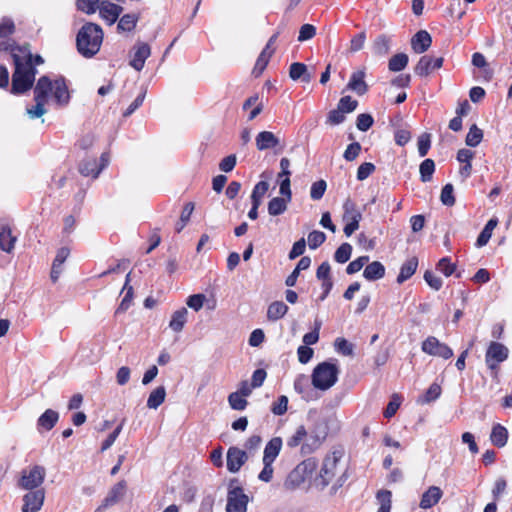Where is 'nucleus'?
<instances>
[{"instance_id":"nucleus-7","label":"nucleus","mask_w":512,"mask_h":512,"mask_svg":"<svg viewBox=\"0 0 512 512\" xmlns=\"http://www.w3.org/2000/svg\"><path fill=\"white\" fill-rule=\"evenodd\" d=\"M509 356V349L502 343L491 341L485 352V363L491 370L494 377L498 376L499 365L506 361Z\"/></svg>"},{"instance_id":"nucleus-8","label":"nucleus","mask_w":512,"mask_h":512,"mask_svg":"<svg viewBox=\"0 0 512 512\" xmlns=\"http://www.w3.org/2000/svg\"><path fill=\"white\" fill-rule=\"evenodd\" d=\"M343 457V451L340 449L328 453L320 470L319 479L322 487L328 486L336 476L337 464Z\"/></svg>"},{"instance_id":"nucleus-28","label":"nucleus","mask_w":512,"mask_h":512,"mask_svg":"<svg viewBox=\"0 0 512 512\" xmlns=\"http://www.w3.org/2000/svg\"><path fill=\"white\" fill-rule=\"evenodd\" d=\"M282 439L280 437H273L266 444L263 454V462H274L279 455L282 448Z\"/></svg>"},{"instance_id":"nucleus-21","label":"nucleus","mask_w":512,"mask_h":512,"mask_svg":"<svg viewBox=\"0 0 512 512\" xmlns=\"http://www.w3.org/2000/svg\"><path fill=\"white\" fill-rule=\"evenodd\" d=\"M17 237L12 234L9 224L0 225V249L4 252L11 253L15 247Z\"/></svg>"},{"instance_id":"nucleus-11","label":"nucleus","mask_w":512,"mask_h":512,"mask_svg":"<svg viewBox=\"0 0 512 512\" xmlns=\"http://www.w3.org/2000/svg\"><path fill=\"white\" fill-rule=\"evenodd\" d=\"M45 500L44 488L29 490L23 496L22 512H38Z\"/></svg>"},{"instance_id":"nucleus-17","label":"nucleus","mask_w":512,"mask_h":512,"mask_svg":"<svg viewBox=\"0 0 512 512\" xmlns=\"http://www.w3.org/2000/svg\"><path fill=\"white\" fill-rule=\"evenodd\" d=\"M51 93L58 105L64 106L69 103L70 94L66 80L63 76L58 77L54 82H52Z\"/></svg>"},{"instance_id":"nucleus-46","label":"nucleus","mask_w":512,"mask_h":512,"mask_svg":"<svg viewBox=\"0 0 512 512\" xmlns=\"http://www.w3.org/2000/svg\"><path fill=\"white\" fill-rule=\"evenodd\" d=\"M472 64L475 66V67H478V68H484V73H485V79L487 81H490L492 79V76H493V72L491 69L487 68L488 65H487V62H486V59L484 57V55L480 52H475L473 55H472Z\"/></svg>"},{"instance_id":"nucleus-40","label":"nucleus","mask_w":512,"mask_h":512,"mask_svg":"<svg viewBox=\"0 0 512 512\" xmlns=\"http://www.w3.org/2000/svg\"><path fill=\"white\" fill-rule=\"evenodd\" d=\"M373 51L379 56L387 55L390 51V38L385 34L379 35L373 43Z\"/></svg>"},{"instance_id":"nucleus-22","label":"nucleus","mask_w":512,"mask_h":512,"mask_svg":"<svg viewBox=\"0 0 512 512\" xmlns=\"http://www.w3.org/2000/svg\"><path fill=\"white\" fill-rule=\"evenodd\" d=\"M256 147L259 151L275 148L279 145V139L270 131L259 132L255 138Z\"/></svg>"},{"instance_id":"nucleus-38","label":"nucleus","mask_w":512,"mask_h":512,"mask_svg":"<svg viewBox=\"0 0 512 512\" xmlns=\"http://www.w3.org/2000/svg\"><path fill=\"white\" fill-rule=\"evenodd\" d=\"M166 397V391L163 386H159L154 389L147 400V406L150 409H157L164 401Z\"/></svg>"},{"instance_id":"nucleus-29","label":"nucleus","mask_w":512,"mask_h":512,"mask_svg":"<svg viewBox=\"0 0 512 512\" xmlns=\"http://www.w3.org/2000/svg\"><path fill=\"white\" fill-rule=\"evenodd\" d=\"M323 438H321L316 433H308L306 430V437L304 438V442L301 446V454L309 455L315 452L322 444Z\"/></svg>"},{"instance_id":"nucleus-3","label":"nucleus","mask_w":512,"mask_h":512,"mask_svg":"<svg viewBox=\"0 0 512 512\" xmlns=\"http://www.w3.org/2000/svg\"><path fill=\"white\" fill-rule=\"evenodd\" d=\"M52 91V81L48 76H41L34 87L35 105L27 109L31 118H40L46 113L45 105L48 103Z\"/></svg>"},{"instance_id":"nucleus-63","label":"nucleus","mask_w":512,"mask_h":512,"mask_svg":"<svg viewBox=\"0 0 512 512\" xmlns=\"http://www.w3.org/2000/svg\"><path fill=\"white\" fill-rule=\"evenodd\" d=\"M418 152L421 157L427 155L431 147V135L429 133H423L418 137Z\"/></svg>"},{"instance_id":"nucleus-43","label":"nucleus","mask_w":512,"mask_h":512,"mask_svg":"<svg viewBox=\"0 0 512 512\" xmlns=\"http://www.w3.org/2000/svg\"><path fill=\"white\" fill-rule=\"evenodd\" d=\"M306 437V428L300 425L296 428L295 432L287 439V446L291 449L302 446L304 438Z\"/></svg>"},{"instance_id":"nucleus-4","label":"nucleus","mask_w":512,"mask_h":512,"mask_svg":"<svg viewBox=\"0 0 512 512\" xmlns=\"http://www.w3.org/2000/svg\"><path fill=\"white\" fill-rule=\"evenodd\" d=\"M339 368L330 362L319 363L312 373V385L325 391L331 388L338 380Z\"/></svg>"},{"instance_id":"nucleus-62","label":"nucleus","mask_w":512,"mask_h":512,"mask_svg":"<svg viewBox=\"0 0 512 512\" xmlns=\"http://www.w3.org/2000/svg\"><path fill=\"white\" fill-rule=\"evenodd\" d=\"M374 123L373 117L368 113H361L357 116L356 119V126L358 130L360 131H367L369 130Z\"/></svg>"},{"instance_id":"nucleus-16","label":"nucleus","mask_w":512,"mask_h":512,"mask_svg":"<svg viewBox=\"0 0 512 512\" xmlns=\"http://www.w3.org/2000/svg\"><path fill=\"white\" fill-rule=\"evenodd\" d=\"M135 51L130 60V66L137 71H141L145 65L146 59L151 54L150 46L145 42H138L135 47Z\"/></svg>"},{"instance_id":"nucleus-47","label":"nucleus","mask_w":512,"mask_h":512,"mask_svg":"<svg viewBox=\"0 0 512 512\" xmlns=\"http://www.w3.org/2000/svg\"><path fill=\"white\" fill-rule=\"evenodd\" d=\"M228 403L233 410L242 411L247 405L248 401L239 392H232L228 396Z\"/></svg>"},{"instance_id":"nucleus-54","label":"nucleus","mask_w":512,"mask_h":512,"mask_svg":"<svg viewBox=\"0 0 512 512\" xmlns=\"http://www.w3.org/2000/svg\"><path fill=\"white\" fill-rule=\"evenodd\" d=\"M326 188H327V183L325 180L321 179V180L314 182L310 188L311 199L315 200V201L320 200L323 197V195L326 191Z\"/></svg>"},{"instance_id":"nucleus-23","label":"nucleus","mask_w":512,"mask_h":512,"mask_svg":"<svg viewBox=\"0 0 512 512\" xmlns=\"http://www.w3.org/2000/svg\"><path fill=\"white\" fill-rule=\"evenodd\" d=\"M140 18V13H126L122 15L118 20L117 32L120 34L132 32L136 28Z\"/></svg>"},{"instance_id":"nucleus-51","label":"nucleus","mask_w":512,"mask_h":512,"mask_svg":"<svg viewBox=\"0 0 512 512\" xmlns=\"http://www.w3.org/2000/svg\"><path fill=\"white\" fill-rule=\"evenodd\" d=\"M100 0H77V9L88 14H94L99 9Z\"/></svg>"},{"instance_id":"nucleus-55","label":"nucleus","mask_w":512,"mask_h":512,"mask_svg":"<svg viewBox=\"0 0 512 512\" xmlns=\"http://www.w3.org/2000/svg\"><path fill=\"white\" fill-rule=\"evenodd\" d=\"M334 347L340 354L344 356L353 355V344L348 342L347 339L343 337H338L334 342Z\"/></svg>"},{"instance_id":"nucleus-35","label":"nucleus","mask_w":512,"mask_h":512,"mask_svg":"<svg viewBox=\"0 0 512 512\" xmlns=\"http://www.w3.org/2000/svg\"><path fill=\"white\" fill-rule=\"evenodd\" d=\"M497 224H498V220L496 218H492L486 223L485 227L483 228V230L480 232V234L477 237V240H476L477 247L485 246L489 242V240L492 236V232L495 229V227L497 226Z\"/></svg>"},{"instance_id":"nucleus-56","label":"nucleus","mask_w":512,"mask_h":512,"mask_svg":"<svg viewBox=\"0 0 512 512\" xmlns=\"http://www.w3.org/2000/svg\"><path fill=\"white\" fill-rule=\"evenodd\" d=\"M288 409V398L285 395H281L271 406V412L274 415L282 416L287 412Z\"/></svg>"},{"instance_id":"nucleus-59","label":"nucleus","mask_w":512,"mask_h":512,"mask_svg":"<svg viewBox=\"0 0 512 512\" xmlns=\"http://www.w3.org/2000/svg\"><path fill=\"white\" fill-rule=\"evenodd\" d=\"M442 389L439 384L432 383L425 392L422 403H430L438 399L441 395Z\"/></svg>"},{"instance_id":"nucleus-49","label":"nucleus","mask_w":512,"mask_h":512,"mask_svg":"<svg viewBox=\"0 0 512 512\" xmlns=\"http://www.w3.org/2000/svg\"><path fill=\"white\" fill-rule=\"evenodd\" d=\"M440 200L444 205L448 207H451L455 204L456 199L454 196V187L451 183L443 186L440 194Z\"/></svg>"},{"instance_id":"nucleus-9","label":"nucleus","mask_w":512,"mask_h":512,"mask_svg":"<svg viewBox=\"0 0 512 512\" xmlns=\"http://www.w3.org/2000/svg\"><path fill=\"white\" fill-rule=\"evenodd\" d=\"M46 476L45 468L40 465H34L29 470H23L18 486L24 490L39 489Z\"/></svg>"},{"instance_id":"nucleus-14","label":"nucleus","mask_w":512,"mask_h":512,"mask_svg":"<svg viewBox=\"0 0 512 512\" xmlns=\"http://www.w3.org/2000/svg\"><path fill=\"white\" fill-rule=\"evenodd\" d=\"M247 452L238 447H230L227 451V469L232 473L238 472L247 461Z\"/></svg>"},{"instance_id":"nucleus-36","label":"nucleus","mask_w":512,"mask_h":512,"mask_svg":"<svg viewBox=\"0 0 512 512\" xmlns=\"http://www.w3.org/2000/svg\"><path fill=\"white\" fill-rule=\"evenodd\" d=\"M0 51L9 52L13 61L15 56L21 60V54L25 52V46H19L14 40L8 39L5 41H0Z\"/></svg>"},{"instance_id":"nucleus-34","label":"nucleus","mask_w":512,"mask_h":512,"mask_svg":"<svg viewBox=\"0 0 512 512\" xmlns=\"http://www.w3.org/2000/svg\"><path fill=\"white\" fill-rule=\"evenodd\" d=\"M187 314L188 311L185 307H182L181 309L175 311L172 314L171 320L169 322V327L175 332L182 331L187 321Z\"/></svg>"},{"instance_id":"nucleus-37","label":"nucleus","mask_w":512,"mask_h":512,"mask_svg":"<svg viewBox=\"0 0 512 512\" xmlns=\"http://www.w3.org/2000/svg\"><path fill=\"white\" fill-rule=\"evenodd\" d=\"M353 219H362V214L356 203L351 198H347L343 203V221Z\"/></svg>"},{"instance_id":"nucleus-53","label":"nucleus","mask_w":512,"mask_h":512,"mask_svg":"<svg viewBox=\"0 0 512 512\" xmlns=\"http://www.w3.org/2000/svg\"><path fill=\"white\" fill-rule=\"evenodd\" d=\"M391 497L392 494L389 490H381L377 493V498L380 501V507L377 512H390Z\"/></svg>"},{"instance_id":"nucleus-30","label":"nucleus","mask_w":512,"mask_h":512,"mask_svg":"<svg viewBox=\"0 0 512 512\" xmlns=\"http://www.w3.org/2000/svg\"><path fill=\"white\" fill-rule=\"evenodd\" d=\"M289 76L292 80H302L305 83L311 81V75L308 72L307 66L301 62H294L289 67Z\"/></svg>"},{"instance_id":"nucleus-19","label":"nucleus","mask_w":512,"mask_h":512,"mask_svg":"<svg viewBox=\"0 0 512 512\" xmlns=\"http://www.w3.org/2000/svg\"><path fill=\"white\" fill-rule=\"evenodd\" d=\"M432 44V37L426 30L416 32L411 38V47L417 54L426 52Z\"/></svg>"},{"instance_id":"nucleus-12","label":"nucleus","mask_w":512,"mask_h":512,"mask_svg":"<svg viewBox=\"0 0 512 512\" xmlns=\"http://www.w3.org/2000/svg\"><path fill=\"white\" fill-rule=\"evenodd\" d=\"M443 63V57L434 58L429 55H424L419 59L418 63L414 68V71L415 74L420 77H427L434 70L440 69L443 66Z\"/></svg>"},{"instance_id":"nucleus-60","label":"nucleus","mask_w":512,"mask_h":512,"mask_svg":"<svg viewBox=\"0 0 512 512\" xmlns=\"http://www.w3.org/2000/svg\"><path fill=\"white\" fill-rule=\"evenodd\" d=\"M21 55H22V61H23L24 65L28 66V64H29L31 67L36 68L37 65H41L44 63V60L40 55L31 54L30 50L26 46H25V52H23V54H21Z\"/></svg>"},{"instance_id":"nucleus-18","label":"nucleus","mask_w":512,"mask_h":512,"mask_svg":"<svg viewBox=\"0 0 512 512\" xmlns=\"http://www.w3.org/2000/svg\"><path fill=\"white\" fill-rule=\"evenodd\" d=\"M443 491L438 486H430L421 496L419 507L429 509L435 506L442 498Z\"/></svg>"},{"instance_id":"nucleus-57","label":"nucleus","mask_w":512,"mask_h":512,"mask_svg":"<svg viewBox=\"0 0 512 512\" xmlns=\"http://www.w3.org/2000/svg\"><path fill=\"white\" fill-rule=\"evenodd\" d=\"M16 27L14 21L9 17H4L0 21V38H5L15 33Z\"/></svg>"},{"instance_id":"nucleus-52","label":"nucleus","mask_w":512,"mask_h":512,"mask_svg":"<svg viewBox=\"0 0 512 512\" xmlns=\"http://www.w3.org/2000/svg\"><path fill=\"white\" fill-rule=\"evenodd\" d=\"M437 269L446 277L451 276L456 271V264L451 261V258L446 256L439 260Z\"/></svg>"},{"instance_id":"nucleus-42","label":"nucleus","mask_w":512,"mask_h":512,"mask_svg":"<svg viewBox=\"0 0 512 512\" xmlns=\"http://www.w3.org/2000/svg\"><path fill=\"white\" fill-rule=\"evenodd\" d=\"M408 61V56L405 53L395 54L390 58L388 68L392 72L402 71L407 66Z\"/></svg>"},{"instance_id":"nucleus-10","label":"nucleus","mask_w":512,"mask_h":512,"mask_svg":"<svg viewBox=\"0 0 512 512\" xmlns=\"http://www.w3.org/2000/svg\"><path fill=\"white\" fill-rule=\"evenodd\" d=\"M421 349L428 355L441 357L443 359H450L453 356V350L434 336L427 337L422 342Z\"/></svg>"},{"instance_id":"nucleus-64","label":"nucleus","mask_w":512,"mask_h":512,"mask_svg":"<svg viewBox=\"0 0 512 512\" xmlns=\"http://www.w3.org/2000/svg\"><path fill=\"white\" fill-rule=\"evenodd\" d=\"M269 61H270V57H267L265 52H261L256 60L255 66L253 68V71H252L253 75L255 77H259L263 73V71L266 69Z\"/></svg>"},{"instance_id":"nucleus-58","label":"nucleus","mask_w":512,"mask_h":512,"mask_svg":"<svg viewBox=\"0 0 512 512\" xmlns=\"http://www.w3.org/2000/svg\"><path fill=\"white\" fill-rule=\"evenodd\" d=\"M326 240V235L322 231L314 230L308 235V245L310 249H317Z\"/></svg>"},{"instance_id":"nucleus-41","label":"nucleus","mask_w":512,"mask_h":512,"mask_svg":"<svg viewBox=\"0 0 512 512\" xmlns=\"http://www.w3.org/2000/svg\"><path fill=\"white\" fill-rule=\"evenodd\" d=\"M420 180L424 183L432 180L433 173L435 172V162L427 158L419 166Z\"/></svg>"},{"instance_id":"nucleus-20","label":"nucleus","mask_w":512,"mask_h":512,"mask_svg":"<svg viewBox=\"0 0 512 512\" xmlns=\"http://www.w3.org/2000/svg\"><path fill=\"white\" fill-rule=\"evenodd\" d=\"M70 255V249L67 247H61L58 249L56 256L53 260L50 278L53 283H56L62 273V265Z\"/></svg>"},{"instance_id":"nucleus-5","label":"nucleus","mask_w":512,"mask_h":512,"mask_svg":"<svg viewBox=\"0 0 512 512\" xmlns=\"http://www.w3.org/2000/svg\"><path fill=\"white\" fill-rule=\"evenodd\" d=\"M316 468L317 461L315 458L303 460L288 474L284 483L285 487L291 490L299 487L312 476Z\"/></svg>"},{"instance_id":"nucleus-26","label":"nucleus","mask_w":512,"mask_h":512,"mask_svg":"<svg viewBox=\"0 0 512 512\" xmlns=\"http://www.w3.org/2000/svg\"><path fill=\"white\" fill-rule=\"evenodd\" d=\"M105 168V164H98L97 160L85 159L79 165V172L83 176L97 178L100 172Z\"/></svg>"},{"instance_id":"nucleus-44","label":"nucleus","mask_w":512,"mask_h":512,"mask_svg":"<svg viewBox=\"0 0 512 512\" xmlns=\"http://www.w3.org/2000/svg\"><path fill=\"white\" fill-rule=\"evenodd\" d=\"M193 210H194L193 202H188L184 205L182 212H181L180 220L176 223V226H175V230L177 233H180L184 229L186 224L189 222L190 217L193 213Z\"/></svg>"},{"instance_id":"nucleus-13","label":"nucleus","mask_w":512,"mask_h":512,"mask_svg":"<svg viewBox=\"0 0 512 512\" xmlns=\"http://www.w3.org/2000/svg\"><path fill=\"white\" fill-rule=\"evenodd\" d=\"M98 10L100 17L107 25L111 26L119 20L123 7L105 0L100 3Z\"/></svg>"},{"instance_id":"nucleus-25","label":"nucleus","mask_w":512,"mask_h":512,"mask_svg":"<svg viewBox=\"0 0 512 512\" xmlns=\"http://www.w3.org/2000/svg\"><path fill=\"white\" fill-rule=\"evenodd\" d=\"M417 267L418 258L416 256L407 259L400 267V272L396 279L397 283L402 284L410 279L415 274Z\"/></svg>"},{"instance_id":"nucleus-48","label":"nucleus","mask_w":512,"mask_h":512,"mask_svg":"<svg viewBox=\"0 0 512 512\" xmlns=\"http://www.w3.org/2000/svg\"><path fill=\"white\" fill-rule=\"evenodd\" d=\"M129 277H130V273L127 274V276H126V283L123 288V289L127 290L126 294L123 297L121 303L119 304V306L116 310V314H118L120 312H125L131 305V301H132V297H133V287L132 286L127 287L128 282H129Z\"/></svg>"},{"instance_id":"nucleus-1","label":"nucleus","mask_w":512,"mask_h":512,"mask_svg":"<svg viewBox=\"0 0 512 512\" xmlns=\"http://www.w3.org/2000/svg\"><path fill=\"white\" fill-rule=\"evenodd\" d=\"M103 36L104 33L100 25L93 22L85 23L76 36L77 51L85 58H92L99 52Z\"/></svg>"},{"instance_id":"nucleus-27","label":"nucleus","mask_w":512,"mask_h":512,"mask_svg":"<svg viewBox=\"0 0 512 512\" xmlns=\"http://www.w3.org/2000/svg\"><path fill=\"white\" fill-rule=\"evenodd\" d=\"M59 414L57 411L47 409L37 420V428L39 431H50L58 422Z\"/></svg>"},{"instance_id":"nucleus-61","label":"nucleus","mask_w":512,"mask_h":512,"mask_svg":"<svg viewBox=\"0 0 512 512\" xmlns=\"http://www.w3.org/2000/svg\"><path fill=\"white\" fill-rule=\"evenodd\" d=\"M358 106V101L352 99L351 96H343L340 98L337 107L344 113L353 112Z\"/></svg>"},{"instance_id":"nucleus-32","label":"nucleus","mask_w":512,"mask_h":512,"mask_svg":"<svg viewBox=\"0 0 512 512\" xmlns=\"http://www.w3.org/2000/svg\"><path fill=\"white\" fill-rule=\"evenodd\" d=\"M490 440L494 446H496L498 448L504 447L508 441L507 429L499 423L493 425L492 431L490 434Z\"/></svg>"},{"instance_id":"nucleus-15","label":"nucleus","mask_w":512,"mask_h":512,"mask_svg":"<svg viewBox=\"0 0 512 512\" xmlns=\"http://www.w3.org/2000/svg\"><path fill=\"white\" fill-rule=\"evenodd\" d=\"M127 484L125 480H121L116 483L108 492L107 496L103 499L101 505L96 511H102L106 508L116 504L125 494Z\"/></svg>"},{"instance_id":"nucleus-50","label":"nucleus","mask_w":512,"mask_h":512,"mask_svg":"<svg viewBox=\"0 0 512 512\" xmlns=\"http://www.w3.org/2000/svg\"><path fill=\"white\" fill-rule=\"evenodd\" d=\"M351 253L352 246L349 243H343L335 251L334 259L338 263H345L350 259Z\"/></svg>"},{"instance_id":"nucleus-2","label":"nucleus","mask_w":512,"mask_h":512,"mask_svg":"<svg viewBox=\"0 0 512 512\" xmlns=\"http://www.w3.org/2000/svg\"><path fill=\"white\" fill-rule=\"evenodd\" d=\"M14 66L10 92L13 95H22L33 87L37 69L29 64L27 67L17 56L14 57Z\"/></svg>"},{"instance_id":"nucleus-31","label":"nucleus","mask_w":512,"mask_h":512,"mask_svg":"<svg viewBox=\"0 0 512 512\" xmlns=\"http://www.w3.org/2000/svg\"><path fill=\"white\" fill-rule=\"evenodd\" d=\"M363 276L368 281H375L385 276V267L379 261H373L366 265Z\"/></svg>"},{"instance_id":"nucleus-33","label":"nucleus","mask_w":512,"mask_h":512,"mask_svg":"<svg viewBox=\"0 0 512 512\" xmlns=\"http://www.w3.org/2000/svg\"><path fill=\"white\" fill-rule=\"evenodd\" d=\"M289 307L282 301L272 302L267 309V319L269 321H277L284 317Z\"/></svg>"},{"instance_id":"nucleus-24","label":"nucleus","mask_w":512,"mask_h":512,"mask_svg":"<svg viewBox=\"0 0 512 512\" xmlns=\"http://www.w3.org/2000/svg\"><path fill=\"white\" fill-rule=\"evenodd\" d=\"M364 78V70L353 72L347 84V88L356 92L360 96L364 95L368 91V85L366 84Z\"/></svg>"},{"instance_id":"nucleus-6","label":"nucleus","mask_w":512,"mask_h":512,"mask_svg":"<svg viewBox=\"0 0 512 512\" xmlns=\"http://www.w3.org/2000/svg\"><path fill=\"white\" fill-rule=\"evenodd\" d=\"M249 498L239 485L238 479H231L227 493L226 512H246Z\"/></svg>"},{"instance_id":"nucleus-45","label":"nucleus","mask_w":512,"mask_h":512,"mask_svg":"<svg viewBox=\"0 0 512 512\" xmlns=\"http://www.w3.org/2000/svg\"><path fill=\"white\" fill-rule=\"evenodd\" d=\"M482 138L483 131L476 124H473L466 135L465 142L467 146L476 147L482 141Z\"/></svg>"},{"instance_id":"nucleus-39","label":"nucleus","mask_w":512,"mask_h":512,"mask_svg":"<svg viewBox=\"0 0 512 512\" xmlns=\"http://www.w3.org/2000/svg\"><path fill=\"white\" fill-rule=\"evenodd\" d=\"M287 201L284 197H274L268 203V213L271 216L283 214L287 209Z\"/></svg>"}]
</instances>
